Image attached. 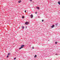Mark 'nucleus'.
Returning <instances> with one entry per match:
<instances>
[{
  "mask_svg": "<svg viewBox=\"0 0 60 60\" xmlns=\"http://www.w3.org/2000/svg\"><path fill=\"white\" fill-rule=\"evenodd\" d=\"M57 42H55V44H57Z\"/></svg>",
  "mask_w": 60,
  "mask_h": 60,
  "instance_id": "nucleus-14",
  "label": "nucleus"
},
{
  "mask_svg": "<svg viewBox=\"0 0 60 60\" xmlns=\"http://www.w3.org/2000/svg\"><path fill=\"white\" fill-rule=\"evenodd\" d=\"M25 12H26V10L25 11Z\"/></svg>",
  "mask_w": 60,
  "mask_h": 60,
  "instance_id": "nucleus-20",
  "label": "nucleus"
},
{
  "mask_svg": "<svg viewBox=\"0 0 60 60\" xmlns=\"http://www.w3.org/2000/svg\"><path fill=\"white\" fill-rule=\"evenodd\" d=\"M21 2V0H20L18 1V3H20Z\"/></svg>",
  "mask_w": 60,
  "mask_h": 60,
  "instance_id": "nucleus-7",
  "label": "nucleus"
},
{
  "mask_svg": "<svg viewBox=\"0 0 60 60\" xmlns=\"http://www.w3.org/2000/svg\"><path fill=\"white\" fill-rule=\"evenodd\" d=\"M37 57V55H35L34 56V57L35 58V57Z\"/></svg>",
  "mask_w": 60,
  "mask_h": 60,
  "instance_id": "nucleus-8",
  "label": "nucleus"
},
{
  "mask_svg": "<svg viewBox=\"0 0 60 60\" xmlns=\"http://www.w3.org/2000/svg\"><path fill=\"white\" fill-rule=\"evenodd\" d=\"M34 47H33L32 48L33 49H34Z\"/></svg>",
  "mask_w": 60,
  "mask_h": 60,
  "instance_id": "nucleus-18",
  "label": "nucleus"
},
{
  "mask_svg": "<svg viewBox=\"0 0 60 60\" xmlns=\"http://www.w3.org/2000/svg\"><path fill=\"white\" fill-rule=\"evenodd\" d=\"M24 26H23L22 27V29H24Z\"/></svg>",
  "mask_w": 60,
  "mask_h": 60,
  "instance_id": "nucleus-10",
  "label": "nucleus"
},
{
  "mask_svg": "<svg viewBox=\"0 0 60 60\" xmlns=\"http://www.w3.org/2000/svg\"><path fill=\"white\" fill-rule=\"evenodd\" d=\"M31 18H33V15L32 14L31 15Z\"/></svg>",
  "mask_w": 60,
  "mask_h": 60,
  "instance_id": "nucleus-3",
  "label": "nucleus"
},
{
  "mask_svg": "<svg viewBox=\"0 0 60 60\" xmlns=\"http://www.w3.org/2000/svg\"><path fill=\"white\" fill-rule=\"evenodd\" d=\"M37 12H36L35 13V14H37Z\"/></svg>",
  "mask_w": 60,
  "mask_h": 60,
  "instance_id": "nucleus-17",
  "label": "nucleus"
},
{
  "mask_svg": "<svg viewBox=\"0 0 60 60\" xmlns=\"http://www.w3.org/2000/svg\"><path fill=\"white\" fill-rule=\"evenodd\" d=\"M9 57V56H7V57Z\"/></svg>",
  "mask_w": 60,
  "mask_h": 60,
  "instance_id": "nucleus-19",
  "label": "nucleus"
},
{
  "mask_svg": "<svg viewBox=\"0 0 60 60\" xmlns=\"http://www.w3.org/2000/svg\"><path fill=\"white\" fill-rule=\"evenodd\" d=\"M16 59V58H15L14 59V60H15V59Z\"/></svg>",
  "mask_w": 60,
  "mask_h": 60,
  "instance_id": "nucleus-15",
  "label": "nucleus"
},
{
  "mask_svg": "<svg viewBox=\"0 0 60 60\" xmlns=\"http://www.w3.org/2000/svg\"><path fill=\"white\" fill-rule=\"evenodd\" d=\"M54 26H55V25H53L52 26L51 28H53V27H54Z\"/></svg>",
  "mask_w": 60,
  "mask_h": 60,
  "instance_id": "nucleus-4",
  "label": "nucleus"
},
{
  "mask_svg": "<svg viewBox=\"0 0 60 60\" xmlns=\"http://www.w3.org/2000/svg\"><path fill=\"white\" fill-rule=\"evenodd\" d=\"M30 0V1H31V2H32V0Z\"/></svg>",
  "mask_w": 60,
  "mask_h": 60,
  "instance_id": "nucleus-16",
  "label": "nucleus"
},
{
  "mask_svg": "<svg viewBox=\"0 0 60 60\" xmlns=\"http://www.w3.org/2000/svg\"><path fill=\"white\" fill-rule=\"evenodd\" d=\"M36 8H37V9H38V10H39L40 8H39V7H37Z\"/></svg>",
  "mask_w": 60,
  "mask_h": 60,
  "instance_id": "nucleus-6",
  "label": "nucleus"
},
{
  "mask_svg": "<svg viewBox=\"0 0 60 60\" xmlns=\"http://www.w3.org/2000/svg\"><path fill=\"white\" fill-rule=\"evenodd\" d=\"M42 22H43L44 21V20H42Z\"/></svg>",
  "mask_w": 60,
  "mask_h": 60,
  "instance_id": "nucleus-12",
  "label": "nucleus"
},
{
  "mask_svg": "<svg viewBox=\"0 0 60 60\" xmlns=\"http://www.w3.org/2000/svg\"><path fill=\"white\" fill-rule=\"evenodd\" d=\"M56 55H57V54H56Z\"/></svg>",
  "mask_w": 60,
  "mask_h": 60,
  "instance_id": "nucleus-21",
  "label": "nucleus"
},
{
  "mask_svg": "<svg viewBox=\"0 0 60 60\" xmlns=\"http://www.w3.org/2000/svg\"><path fill=\"white\" fill-rule=\"evenodd\" d=\"M22 18L24 19V16H22Z\"/></svg>",
  "mask_w": 60,
  "mask_h": 60,
  "instance_id": "nucleus-11",
  "label": "nucleus"
},
{
  "mask_svg": "<svg viewBox=\"0 0 60 60\" xmlns=\"http://www.w3.org/2000/svg\"><path fill=\"white\" fill-rule=\"evenodd\" d=\"M10 55V53H8V55L9 56V55Z\"/></svg>",
  "mask_w": 60,
  "mask_h": 60,
  "instance_id": "nucleus-9",
  "label": "nucleus"
},
{
  "mask_svg": "<svg viewBox=\"0 0 60 60\" xmlns=\"http://www.w3.org/2000/svg\"><path fill=\"white\" fill-rule=\"evenodd\" d=\"M24 46L25 45H21V47H20L19 48V49H21L23 48V47H24Z\"/></svg>",
  "mask_w": 60,
  "mask_h": 60,
  "instance_id": "nucleus-1",
  "label": "nucleus"
},
{
  "mask_svg": "<svg viewBox=\"0 0 60 60\" xmlns=\"http://www.w3.org/2000/svg\"><path fill=\"white\" fill-rule=\"evenodd\" d=\"M58 4H59L60 5V1H59L58 2Z\"/></svg>",
  "mask_w": 60,
  "mask_h": 60,
  "instance_id": "nucleus-5",
  "label": "nucleus"
},
{
  "mask_svg": "<svg viewBox=\"0 0 60 60\" xmlns=\"http://www.w3.org/2000/svg\"><path fill=\"white\" fill-rule=\"evenodd\" d=\"M56 26H57V24H56Z\"/></svg>",
  "mask_w": 60,
  "mask_h": 60,
  "instance_id": "nucleus-13",
  "label": "nucleus"
},
{
  "mask_svg": "<svg viewBox=\"0 0 60 60\" xmlns=\"http://www.w3.org/2000/svg\"><path fill=\"white\" fill-rule=\"evenodd\" d=\"M28 24H29V22H27L25 23V24L26 25H28Z\"/></svg>",
  "mask_w": 60,
  "mask_h": 60,
  "instance_id": "nucleus-2",
  "label": "nucleus"
}]
</instances>
